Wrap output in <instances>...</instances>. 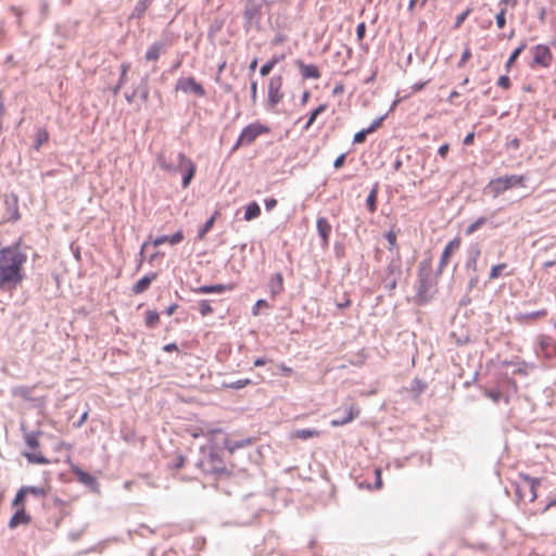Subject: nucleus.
I'll list each match as a JSON object with an SVG mask.
<instances>
[{"mask_svg": "<svg viewBox=\"0 0 556 556\" xmlns=\"http://www.w3.org/2000/svg\"><path fill=\"white\" fill-rule=\"evenodd\" d=\"M24 489H26V493H29L37 498H42L47 495L46 489L41 488V486L30 485V486H24Z\"/></svg>", "mask_w": 556, "mask_h": 556, "instance_id": "obj_44", "label": "nucleus"}, {"mask_svg": "<svg viewBox=\"0 0 556 556\" xmlns=\"http://www.w3.org/2000/svg\"><path fill=\"white\" fill-rule=\"evenodd\" d=\"M166 48V43L164 41H155L153 42L146 52V60L147 61H156L159 60L162 52H164Z\"/></svg>", "mask_w": 556, "mask_h": 556, "instance_id": "obj_24", "label": "nucleus"}, {"mask_svg": "<svg viewBox=\"0 0 556 556\" xmlns=\"http://www.w3.org/2000/svg\"><path fill=\"white\" fill-rule=\"evenodd\" d=\"M213 301L211 300H200L199 303H198V306H199V312L201 314V316L205 317L207 315H211L214 309L211 305Z\"/></svg>", "mask_w": 556, "mask_h": 556, "instance_id": "obj_41", "label": "nucleus"}, {"mask_svg": "<svg viewBox=\"0 0 556 556\" xmlns=\"http://www.w3.org/2000/svg\"><path fill=\"white\" fill-rule=\"evenodd\" d=\"M74 472L78 479L79 482H81L83 484L89 486V488H93L97 485V480L96 478L90 475L89 472H86L84 471L83 469L76 467L74 469Z\"/></svg>", "mask_w": 556, "mask_h": 556, "instance_id": "obj_26", "label": "nucleus"}, {"mask_svg": "<svg viewBox=\"0 0 556 556\" xmlns=\"http://www.w3.org/2000/svg\"><path fill=\"white\" fill-rule=\"evenodd\" d=\"M50 12V5L48 0H39V13L41 20H46Z\"/></svg>", "mask_w": 556, "mask_h": 556, "instance_id": "obj_51", "label": "nucleus"}, {"mask_svg": "<svg viewBox=\"0 0 556 556\" xmlns=\"http://www.w3.org/2000/svg\"><path fill=\"white\" fill-rule=\"evenodd\" d=\"M264 5L269 7L270 3L266 0L244 2L242 15L244 21L243 27L245 31H249L252 28L261 30V22L263 17Z\"/></svg>", "mask_w": 556, "mask_h": 556, "instance_id": "obj_5", "label": "nucleus"}, {"mask_svg": "<svg viewBox=\"0 0 556 556\" xmlns=\"http://www.w3.org/2000/svg\"><path fill=\"white\" fill-rule=\"evenodd\" d=\"M520 482H516V494L519 500H523L526 497V489L529 491V501L534 502L538 497L536 486L540 484V478H533L528 473H519Z\"/></svg>", "mask_w": 556, "mask_h": 556, "instance_id": "obj_8", "label": "nucleus"}, {"mask_svg": "<svg viewBox=\"0 0 556 556\" xmlns=\"http://www.w3.org/2000/svg\"><path fill=\"white\" fill-rule=\"evenodd\" d=\"M402 274H403L402 258H401L399 251L396 250L395 255L390 260V262L387 266V276L400 278L402 276Z\"/></svg>", "mask_w": 556, "mask_h": 556, "instance_id": "obj_22", "label": "nucleus"}, {"mask_svg": "<svg viewBox=\"0 0 556 556\" xmlns=\"http://www.w3.org/2000/svg\"><path fill=\"white\" fill-rule=\"evenodd\" d=\"M160 320V315L156 311H148L146 314V326L150 329L156 327Z\"/></svg>", "mask_w": 556, "mask_h": 556, "instance_id": "obj_38", "label": "nucleus"}, {"mask_svg": "<svg viewBox=\"0 0 556 556\" xmlns=\"http://www.w3.org/2000/svg\"><path fill=\"white\" fill-rule=\"evenodd\" d=\"M529 52L532 55V60L528 64L531 68H548L552 65L553 53L547 45L532 46Z\"/></svg>", "mask_w": 556, "mask_h": 556, "instance_id": "obj_7", "label": "nucleus"}, {"mask_svg": "<svg viewBox=\"0 0 556 556\" xmlns=\"http://www.w3.org/2000/svg\"><path fill=\"white\" fill-rule=\"evenodd\" d=\"M386 239L391 245L390 251H392L393 247H395L396 244V235L392 230H390L389 232L386 233Z\"/></svg>", "mask_w": 556, "mask_h": 556, "instance_id": "obj_62", "label": "nucleus"}, {"mask_svg": "<svg viewBox=\"0 0 556 556\" xmlns=\"http://www.w3.org/2000/svg\"><path fill=\"white\" fill-rule=\"evenodd\" d=\"M277 200L275 198H267L264 200L266 211L270 212L277 206Z\"/></svg>", "mask_w": 556, "mask_h": 556, "instance_id": "obj_61", "label": "nucleus"}, {"mask_svg": "<svg viewBox=\"0 0 556 556\" xmlns=\"http://www.w3.org/2000/svg\"><path fill=\"white\" fill-rule=\"evenodd\" d=\"M252 443H253L252 438H245V439H240V440H231L228 438H224L222 445L227 451L229 456L231 457L235 455V453L237 451L249 447L252 445Z\"/></svg>", "mask_w": 556, "mask_h": 556, "instance_id": "obj_14", "label": "nucleus"}, {"mask_svg": "<svg viewBox=\"0 0 556 556\" xmlns=\"http://www.w3.org/2000/svg\"><path fill=\"white\" fill-rule=\"evenodd\" d=\"M460 243H462V240L459 237H455L454 239H452L451 241H448L446 243V245L444 247V249L442 251V254H441V257L439 261V265L435 270L437 276H440L443 273V270H444L445 266L448 264L450 258L453 255V253L459 249Z\"/></svg>", "mask_w": 556, "mask_h": 556, "instance_id": "obj_12", "label": "nucleus"}, {"mask_svg": "<svg viewBox=\"0 0 556 556\" xmlns=\"http://www.w3.org/2000/svg\"><path fill=\"white\" fill-rule=\"evenodd\" d=\"M5 203L8 205V211H9L8 219L13 223L17 222L21 217L20 212H18V205H17V197L12 195V202L7 200Z\"/></svg>", "mask_w": 556, "mask_h": 556, "instance_id": "obj_29", "label": "nucleus"}, {"mask_svg": "<svg viewBox=\"0 0 556 556\" xmlns=\"http://www.w3.org/2000/svg\"><path fill=\"white\" fill-rule=\"evenodd\" d=\"M471 50L469 47H466L462 53L460 60L457 63V67H463L465 63L470 59Z\"/></svg>", "mask_w": 556, "mask_h": 556, "instance_id": "obj_57", "label": "nucleus"}, {"mask_svg": "<svg viewBox=\"0 0 556 556\" xmlns=\"http://www.w3.org/2000/svg\"><path fill=\"white\" fill-rule=\"evenodd\" d=\"M137 88H140V91L137 93V96H139L143 102H147L149 99L148 77H144Z\"/></svg>", "mask_w": 556, "mask_h": 556, "instance_id": "obj_43", "label": "nucleus"}, {"mask_svg": "<svg viewBox=\"0 0 556 556\" xmlns=\"http://www.w3.org/2000/svg\"><path fill=\"white\" fill-rule=\"evenodd\" d=\"M481 255V245L479 242H471L466 249L465 269L467 271H478V260Z\"/></svg>", "mask_w": 556, "mask_h": 556, "instance_id": "obj_13", "label": "nucleus"}, {"mask_svg": "<svg viewBox=\"0 0 556 556\" xmlns=\"http://www.w3.org/2000/svg\"><path fill=\"white\" fill-rule=\"evenodd\" d=\"M26 489H24V486H22L15 494V497L13 500V503L12 505L13 506H16V507H24V501H25V496H26Z\"/></svg>", "mask_w": 556, "mask_h": 556, "instance_id": "obj_46", "label": "nucleus"}, {"mask_svg": "<svg viewBox=\"0 0 556 556\" xmlns=\"http://www.w3.org/2000/svg\"><path fill=\"white\" fill-rule=\"evenodd\" d=\"M215 222V216H211L199 229L198 231V238L201 240L205 237V235L212 229Z\"/></svg>", "mask_w": 556, "mask_h": 556, "instance_id": "obj_42", "label": "nucleus"}, {"mask_svg": "<svg viewBox=\"0 0 556 556\" xmlns=\"http://www.w3.org/2000/svg\"><path fill=\"white\" fill-rule=\"evenodd\" d=\"M23 455L31 464H39V465L49 464V460L41 454L25 452V453H23Z\"/></svg>", "mask_w": 556, "mask_h": 556, "instance_id": "obj_37", "label": "nucleus"}, {"mask_svg": "<svg viewBox=\"0 0 556 556\" xmlns=\"http://www.w3.org/2000/svg\"><path fill=\"white\" fill-rule=\"evenodd\" d=\"M346 155L345 153L340 154L333 162V167L339 169L344 165Z\"/></svg>", "mask_w": 556, "mask_h": 556, "instance_id": "obj_64", "label": "nucleus"}, {"mask_svg": "<svg viewBox=\"0 0 556 556\" xmlns=\"http://www.w3.org/2000/svg\"><path fill=\"white\" fill-rule=\"evenodd\" d=\"M184 240V233L181 230H177L176 232H174L172 236H159L156 237L153 241H152V244L154 247H159L165 242H168L170 243L172 245H175V244H178L179 242H181Z\"/></svg>", "mask_w": 556, "mask_h": 556, "instance_id": "obj_23", "label": "nucleus"}, {"mask_svg": "<svg viewBox=\"0 0 556 556\" xmlns=\"http://www.w3.org/2000/svg\"><path fill=\"white\" fill-rule=\"evenodd\" d=\"M426 388H427V384L422 380H420V379H414L413 380L412 389L414 391H417V393L424 392Z\"/></svg>", "mask_w": 556, "mask_h": 556, "instance_id": "obj_58", "label": "nucleus"}, {"mask_svg": "<svg viewBox=\"0 0 556 556\" xmlns=\"http://www.w3.org/2000/svg\"><path fill=\"white\" fill-rule=\"evenodd\" d=\"M154 0H138L129 18H141Z\"/></svg>", "mask_w": 556, "mask_h": 556, "instance_id": "obj_27", "label": "nucleus"}, {"mask_svg": "<svg viewBox=\"0 0 556 556\" xmlns=\"http://www.w3.org/2000/svg\"><path fill=\"white\" fill-rule=\"evenodd\" d=\"M316 228L318 236L321 239V247L327 248L329 245V238L331 235L332 227L326 217H318L316 222Z\"/></svg>", "mask_w": 556, "mask_h": 556, "instance_id": "obj_16", "label": "nucleus"}, {"mask_svg": "<svg viewBox=\"0 0 556 556\" xmlns=\"http://www.w3.org/2000/svg\"><path fill=\"white\" fill-rule=\"evenodd\" d=\"M489 222V219L484 216H481L477 218L473 223L468 225L465 229L466 236H471L475 233L478 229H480L483 225H485Z\"/></svg>", "mask_w": 556, "mask_h": 556, "instance_id": "obj_34", "label": "nucleus"}, {"mask_svg": "<svg viewBox=\"0 0 556 556\" xmlns=\"http://www.w3.org/2000/svg\"><path fill=\"white\" fill-rule=\"evenodd\" d=\"M129 68H130L129 63L125 62V63L121 64V75L118 77V83L116 84V86H114V88L112 90L115 96L119 92L121 88L126 83L127 72L129 71Z\"/></svg>", "mask_w": 556, "mask_h": 556, "instance_id": "obj_32", "label": "nucleus"}, {"mask_svg": "<svg viewBox=\"0 0 556 556\" xmlns=\"http://www.w3.org/2000/svg\"><path fill=\"white\" fill-rule=\"evenodd\" d=\"M506 8L503 7L500 12L495 15V23L497 28L502 29L506 25Z\"/></svg>", "mask_w": 556, "mask_h": 556, "instance_id": "obj_48", "label": "nucleus"}, {"mask_svg": "<svg viewBox=\"0 0 556 556\" xmlns=\"http://www.w3.org/2000/svg\"><path fill=\"white\" fill-rule=\"evenodd\" d=\"M317 435L318 431L316 429H299L294 432V437L300 440H308Z\"/></svg>", "mask_w": 556, "mask_h": 556, "instance_id": "obj_39", "label": "nucleus"}, {"mask_svg": "<svg viewBox=\"0 0 556 556\" xmlns=\"http://www.w3.org/2000/svg\"><path fill=\"white\" fill-rule=\"evenodd\" d=\"M388 116V113L384 115H381L380 117L376 118L366 129L369 131V134L376 131L382 124V122Z\"/></svg>", "mask_w": 556, "mask_h": 556, "instance_id": "obj_52", "label": "nucleus"}, {"mask_svg": "<svg viewBox=\"0 0 556 556\" xmlns=\"http://www.w3.org/2000/svg\"><path fill=\"white\" fill-rule=\"evenodd\" d=\"M546 314H547L546 309L533 311L530 313L519 314L518 320L525 321V320H529V319H535V318L544 317V316H546Z\"/></svg>", "mask_w": 556, "mask_h": 556, "instance_id": "obj_40", "label": "nucleus"}, {"mask_svg": "<svg viewBox=\"0 0 556 556\" xmlns=\"http://www.w3.org/2000/svg\"><path fill=\"white\" fill-rule=\"evenodd\" d=\"M268 289L273 299L283 291V276L281 273L271 276L268 281Z\"/></svg>", "mask_w": 556, "mask_h": 556, "instance_id": "obj_21", "label": "nucleus"}, {"mask_svg": "<svg viewBox=\"0 0 556 556\" xmlns=\"http://www.w3.org/2000/svg\"><path fill=\"white\" fill-rule=\"evenodd\" d=\"M437 271H432L431 261L422 260L419 263L417 281L415 285L416 294L414 301L417 305H426L437 292L438 285Z\"/></svg>", "mask_w": 556, "mask_h": 556, "instance_id": "obj_2", "label": "nucleus"}, {"mask_svg": "<svg viewBox=\"0 0 556 556\" xmlns=\"http://www.w3.org/2000/svg\"><path fill=\"white\" fill-rule=\"evenodd\" d=\"M483 394H484V396L492 400L494 403H498V401L502 399H504L506 404L509 402V397L503 396L502 392L496 389H485Z\"/></svg>", "mask_w": 556, "mask_h": 556, "instance_id": "obj_36", "label": "nucleus"}, {"mask_svg": "<svg viewBox=\"0 0 556 556\" xmlns=\"http://www.w3.org/2000/svg\"><path fill=\"white\" fill-rule=\"evenodd\" d=\"M261 307H269L268 302L264 299L257 300L256 303L252 307V315L257 316L260 314Z\"/></svg>", "mask_w": 556, "mask_h": 556, "instance_id": "obj_56", "label": "nucleus"}, {"mask_svg": "<svg viewBox=\"0 0 556 556\" xmlns=\"http://www.w3.org/2000/svg\"><path fill=\"white\" fill-rule=\"evenodd\" d=\"M378 189H379V186L376 182L366 199V206L370 213H375L377 211Z\"/></svg>", "mask_w": 556, "mask_h": 556, "instance_id": "obj_30", "label": "nucleus"}, {"mask_svg": "<svg viewBox=\"0 0 556 556\" xmlns=\"http://www.w3.org/2000/svg\"><path fill=\"white\" fill-rule=\"evenodd\" d=\"M472 9L471 8H467L464 12H462L460 14H458L455 18V23H454V26L453 28L454 29H458L463 23L465 22V20L469 16V14L471 13Z\"/></svg>", "mask_w": 556, "mask_h": 556, "instance_id": "obj_47", "label": "nucleus"}, {"mask_svg": "<svg viewBox=\"0 0 556 556\" xmlns=\"http://www.w3.org/2000/svg\"><path fill=\"white\" fill-rule=\"evenodd\" d=\"M156 160L159 166L166 172L177 173L178 170H182L181 186L184 189L190 186L195 175L197 167L191 159H189L185 153L179 152L177 154V164L167 162L163 154H159Z\"/></svg>", "mask_w": 556, "mask_h": 556, "instance_id": "obj_4", "label": "nucleus"}, {"mask_svg": "<svg viewBox=\"0 0 556 556\" xmlns=\"http://www.w3.org/2000/svg\"><path fill=\"white\" fill-rule=\"evenodd\" d=\"M528 178L523 175H509L491 179L486 186V190L494 198L498 197L506 190L515 187H525Z\"/></svg>", "mask_w": 556, "mask_h": 556, "instance_id": "obj_6", "label": "nucleus"}, {"mask_svg": "<svg viewBox=\"0 0 556 556\" xmlns=\"http://www.w3.org/2000/svg\"><path fill=\"white\" fill-rule=\"evenodd\" d=\"M21 429L24 432V439H25L26 444L30 448L39 447V435L41 434V431H26V429L23 425H22Z\"/></svg>", "mask_w": 556, "mask_h": 556, "instance_id": "obj_28", "label": "nucleus"}, {"mask_svg": "<svg viewBox=\"0 0 556 556\" xmlns=\"http://www.w3.org/2000/svg\"><path fill=\"white\" fill-rule=\"evenodd\" d=\"M295 64L303 79H318L320 77V71L315 64H306L302 60H296Z\"/></svg>", "mask_w": 556, "mask_h": 556, "instance_id": "obj_18", "label": "nucleus"}, {"mask_svg": "<svg viewBox=\"0 0 556 556\" xmlns=\"http://www.w3.org/2000/svg\"><path fill=\"white\" fill-rule=\"evenodd\" d=\"M527 48V42L523 40L509 55L508 60L505 63V68L508 72L519 55Z\"/></svg>", "mask_w": 556, "mask_h": 556, "instance_id": "obj_33", "label": "nucleus"}, {"mask_svg": "<svg viewBox=\"0 0 556 556\" xmlns=\"http://www.w3.org/2000/svg\"><path fill=\"white\" fill-rule=\"evenodd\" d=\"M201 456L197 462V467L206 475H224L227 468L224 463V456L217 445L208 444L201 447Z\"/></svg>", "mask_w": 556, "mask_h": 556, "instance_id": "obj_3", "label": "nucleus"}, {"mask_svg": "<svg viewBox=\"0 0 556 556\" xmlns=\"http://www.w3.org/2000/svg\"><path fill=\"white\" fill-rule=\"evenodd\" d=\"M359 413H361L359 408L351 405L341 415L337 416L336 418H332L330 421V425L332 427L344 426V425L351 422L354 418L358 417Z\"/></svg>", "mask_w": 556, "mask_h": 556, "instance_id": "obj_15", "label": "nucleus"}, {"mask_svg": "<svg viewBox=\"0 0 556 556\" xmlns=\"http://www.w3.org/2000/svg\"><path fill=\"white\" fill-rule=\"evenodd\" d=\"M286 55L283 53L281 54H274L266 63H264L260 68V74L262 77H266L270 74L273 68L285 60Z\"/></svg>", "mask_w": 556, "mask_h": 556, "instance_id": "obj_25", "label": "nucleus"}, {"mask_svg": "<svg viewBox=\"0 0 556 556\" xmlns=\"http://www.w3.org/2000/svg\"><path fill=\"white\" fill-rule=\"evenodd\" d=\"M175 89L176 91H181L184 93H192L199 98L204 97L206 93L203 86L191 76L178 78Z\"/></svg>", "mask_w": 556, "mask_h": 556, "instance_id": "obj_10", "label": "nucleus"}, {"mask_svg": "<svg viewBox=\"0 0 556 556\" xmlns=\"http://www.w3.org/2000/svg\"><path fill=\"white\" fill-rule=\"evenodd\" d=\"M157 278V273H149L140 278L131 288V291L135 294H140L144 292L151 285L153 280Z\"/></svg>", "mask_w": 556, "mask_h": 556, "instance_id": "obj_20", "label": "nucleus"}, {"mask_svg": "<svg viewBox=\"0 0 556 556\" xmlns=\"http://www.w3.org/2000/svg\"><path fill=\"white\" fill-rule=\"evenodd\" d=\"M282 81L283 79L281 75H274L268 81V106L271 109L275 108L283 98V93L281 92Z\"/></svg>", "mask_w": 556, "mask_h": 556, "instance_id": "obj_11", "label": "nucleus"}, {"mask_svg": "<svg viewBox=\"0 0 556 556\" xmlns=\"http://www.w3.org/2000/svg\"><path fill=\"white\" fill-rule=\"evenodd\" d=\"M507 267L506 263H500L491 267L489 279L494 280L501 276L502 270Z\"/></svg>", "mask_w": 556, "mask_h": 556, "instance_id": "obj_45", "label": "nucleus"}, {"mask_svg": "<svg viewBox=\"0 0 556 556\" xmlns=\"http://www.w3.org/2000/svg\"><path fill=\"white\" fill-rule=\"evenodd\" d=\"M497 86L504 89H508L510 87V78L507 75H502L497 79Z\"/></svg>", "mask_w": 556, "mask_h": 556, "instance_id": "obj_59", "label": "nucleus"}, {"mask_svg": "<svg viewBox=\"0 0 556 556\" xmlns=\"http://www.w3.org/2000/svg\"><path fill=\"white\" fill-rule=\"evenodd\" d=\"M232 288H233L232 285H224V283L203 285V286L191 288V292H193L195 294L223 293L226 291H231Z\"/></svg>", "mask_w": 556, "mask_h": 556, "instance_id": "obj_17", "label": "nucleus"}, {"mask_svg": "<svg viewBox=\"0 0 556 556\" xmlns=\"http://www.w3.org/2000/svg\"><path fill=\"white\" fill-rule=\"evenodd\" d=\"M399 277L386 276L383 279L384 288L389 291H393L397 286Z\"/></svg>", "mask_w": 556, "mask_h": 556, "instance_id": "obj_49", "label": "nucleus"}, {"mask_svg": "<svg viewBox=\"0 0 556 556\" xmlns=\"http://www.w3.org/2000/svg\"><path fill=\"white\" fill-rule=\"evenodd\" d=\"M261 215V207L257 202L252 201L245 206L244 219L250 222Z\"/></svg>", "mask_w": 556, "mask_h": 556, "instance_id": "obj_31", "label": "nucleus"}, {"mask_svg": "<svg viewBox=\"0 0 556 556\" xmlns=\"http://www.w3.org/2000/svg\"><path fill=\"white\" fill-rule=\"evenodd\" d=\"M27 255L20 243L0 249V291H14L24 280Z\"/></svg>", "mask_w": 556, "mask_h": 556, "instance_id": "obj_1", "label": "nucleus"}, {"mask_svg": "<svg viewBox=\"0 0 556 556\" xmlns=\"http://www.w3.org/2000/svg\"><path fill=\"white\" fill-rule=\"evenodd\" d=\"M366 34V24L364 22L359 23L356 27V37L358 41H362Z\"/></svg>", "mask_w": 556, "mask_h": 556, "instance_id": "obj_60", "label": "nucleus"}, {"mask_svg": "<svg viewBox=\"0 0 556 556\" xmlns=\"http://www.w3.org/2000/svg\"><path fill=\"white\" fill-rule=\"evenodd\" d=\"M326 109H327V104H325V103H324V104H319L317 108H315V109L311 112V114H309V116H308V119H307V122H306V124H305V126H304V129H305V130H307V129H308V128L314 124V122L316 121V118H317L321 113H324V112L326 111Z\"/></svg>", "mask_w": 556, "mask_h": 556, "instance_id": "obj_35", "label": "nucleus"}, {"mask_svg": "<svg viewBox=\"0 0 556 556\" xmlns=\"http://www.w3.org/2000/svg\"><path fill=\"white\" fill-rule=\"evenodd\" d=\"M251 383L250 379H238L226 384L227 388L239 390Z\"/></svg>", "mask_w": 556, "mask_h": 556, "instance_id": "obj_50", "label": "nucleus"}, {"mask_svg": "<svg viewBox=\"0 0 556 556\" xmlns=\"http://www.w3.org/2000/svg\"><path fill=\"white\" fill-rule=\"evenodd\" d=\"M48 139H49V135H48L47 130H45V129L39 130V132L37 135L36 142H35V148L38 149L41 144L47 142Z\"/></svg>", "mask_w": 556, "mask_h": 556, "instance_id": "obj_53", "label": "nucleus"}, {"mask_svg": "<svg viewBox=\"0 0 556 556\" xmlns=\"http://www.w3.org/2000/svg\"><path fill=\"white\" fill-rule=\"evenodd\" d=\"M367 135H369V131L364 128L357 131L353 137V143H363L366 140Z\"/></svg>", "mask_w": 556, "mask_h": 556, "instance_id": "obj_55", "label": "nucleus"}, {"mask_svg": "<svg viewBox=\"0 0 556 556\" xmlns=\"http://www.w3.org/2000/svg\"><path fill=\"white\" fill-rule=\"evenodd\" d=\"M31 521V517L26 513L24 507H20L13 514L9 521V528L14 529L21 525H28Z\"/></svg>", "mask_w": 556, "mask_h": 556, "instance_id": "obj_19", "label": "nucleus"}, {"mask_svg": "<svg viewBox=\"0 0 556 556\" xmlns=\"http://www.w3.org/2000/svg\"><path fill=\"white\" fill-rule=\"evenodd\" d=\"M520 148V140L518 138H513L511 140H509L507 143H506V149L507 150H518Z\"/></svg>", "mask_w": 556, "mask_h": 556, "instance_id": "obj_63", "label": "nucleus"}, {"mask_svg": "<svg viewBox=\"0 0 556 556\" xmlns=\"http://www.w3.org/2000/svg\"><path fill=\"white\" fill-rule=\"evenodd\" d=\"M479 283L478 273H471L468 283H467V292H471Z\"/></svg>", "mask_w": 556, "mask_h": 556, "instance_id": "obj_54", "label": "nucleus"}, {"mask_svg": "<svg viewBox=\"0 0 556 556\" xmlns=\"http://www.w3.org/2000/svg\"><path fill=\"white\" fill-rule=\"evenodd\" d=\"M269 131V127L261 123L249 124L241 130L237 139V146H249L254 142L258 136L268 134Z\"/></svg>", "mask_w": 556, "mask_h": 556, "instance_id": "obj_9", "label": "nucleus"}]
</instances>
